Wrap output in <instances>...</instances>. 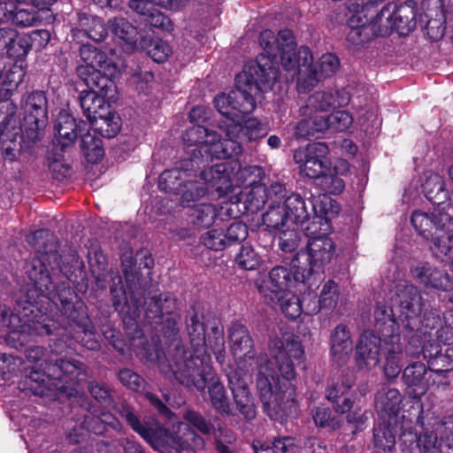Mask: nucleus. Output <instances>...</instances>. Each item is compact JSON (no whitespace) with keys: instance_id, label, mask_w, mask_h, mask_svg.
<instances>
[{"instance_id":"1","label":"nucleus","mask_w":453,"mask_h":453,"mask_svg":"<svg viewBox=\"0 0 453 453\" xmlns=\"http://www.w3.org/2000/svg\"><path fill=\"white\" fill-rule=\"evenodd\" d=\"M33 287L17 302L16 311L24 323H33L38 334L50 337L49 348L56 355L78 343L99 350L95 325L82 298L68 282L53 281L50 273L29 278Z\"/></svg>"},{"instance_id":"2","label":"nucleus","mask_w":453,"mask_h":453,"mask_svg":"<svg viewBox=\"0 0 453 453\" xmlns=\"http://www.w3.org/2000/svg\"><path fill=\"white\" fill-rule=\"evenodd\" d=\"M258 42L264 52L256 59L247 61L242 71L236 74L238 90L230 96L219 98V103L229 104L233 101L241 108L237 112L247 113L257 108V97L263 87L272 88L280 76L278 59L286 71L297 69L298 73H308L311 79L314 67L312 52L307 46L297 50L294 34L289 29L280 30L278 35L270 29L263 30Z\"/></svg>"},{"instance_id":"3","label":"nucleus","mask_w":453,"mask_h":453,"mask_svg":"<svg viewBox=\"0 0 453 453\" xmlns=\"http://www.w3.org/2000/svg\"><path fill=\"white\" fill-rule=\"evenodd\" d=\"M186 332L191 350L177 342L170 353L169 369L178 382L199 392L205 389V381L211 378V357L208 349L219 359L225 349V336L221 321L204 313L202 304L194 303L185 314Z\"/></svg>"},{"instance_id":"4","label":"nucleus","mask_w":453,"mask_h":453,"mask_svg":"<svg viewBox=\"0 0 453 453\" xmlns=\"http://www.w3.org/2000/svg\"><path fill=\"white\" fill-rule=\"evenodd\" d=\"M272 365L274 375L270 379L262 372L257 376V390L264 412L272 419L283 422L286 408L296 399V366L305 368V354L300 337L293 333H284L274 343Z\"/></svg>"},{"instance_id":"5","label":"nucleus","mask_w":453,"mask_h":453,"mask_svg":"<svg viewBox=\"0 0 453 453\" xmlns=\"http://www.w3.org/2000/svg\"><path fill=\"white\" fill-rule=\"evenodd\" d=\"M10 104L11 111L0 120V154L4 161L13 163L23 150L41 140L48 123V99L42 90L23 95L20 100L23 124L16 117V104Z\"/></svg>"},{"instance_id":"6","label":"nucleus","mask_w":453,"mask_h":453,"mask_svg":"<svg viewBox=\"0 0 453 453\" xmlns=\"http://www.w3.org/2000/svg\"><path fill=\"white\" fill-rule=\"evenodd\" d=\"M109 288L112 306L122 317L127 334L130 339L142 336L136 321L141 308L144 309L145 319L151 326L162 323L165 316L179 311L175 295L171 292H161L157 285L145 288L144 293H137V296H127L122 277L116 274L111 277Z\"/></svg>"},{"instance_id":"7","label":"nucleus","mask_w":453,"mask_h":453,"mask_svg":"<svg viewBox=\"0 0 453 453\" xmlns=\"http://www.w3.org/2000/svg\"><path fill=\"white\" fill-rule=\"evenodd\" d=\"M313 221L305 227L309 241L305 249L296 251V262L301 264L311 281H321L319 271L330 264L336 255L334 241L328 237L333 232L332 220L338 217L341 205L330 196H323L311 204Z\"/></svg>"},{"instance_id":"8","label":"nucleus","mask_w":453,"mask_h":453,"mask_svg":"<svg viewBox=\"0 0 453 453\" xmlns=\"http://www.w3.org/2000/svg\"><path fill=\"white\" fill-rule=\"evenodd\" d=\"M87 369V365L80 360L51 357L42 372L34 368L27 369L18 388L20 391L31 392L35 395H49L50 388L46 379L58 380L71 387H80L88 377Z\"/></svg>"},{"instance_id":"9","label":"nucleus","mask_w":453,"mask_h":453,"mask_svg":"<svg viewBox=\"0 0 453 453\" xmlns=\"http://www.w3.org/2000/svg\"><path fill=\"white\" fill-rule=\"evenodd\" d=\"M81 84L86 87L79 93V104L87 119L101 117L104 111L111 108L110 101L115 98L116 85L114 81L102 72L84 73Z\"/></svg>"},{"instance_id":"10","label":"nucleus","mask_w":453,"mask_h":453,"mask_svg":"<svg viewBox=\"0 0 453 453\" xmlns=\"http://www.w3.org/2000/svg\"><path fill=\"white\" fill-rule=\"evenodd\" d=\"M300 284L308 289V296L317 289V282L311 281L301 264L296 262L294 255L288 267L276 265L269 271L268 279L258 287V291L267 300L290 292L291 288Z\"/></svg>"},{"instance_id":"11","label":"nucleus","mask_w":453,"mask_h":453,"mask_svg":"<svg viewBox=\"0 0 453 453\" xmlns=\"http://www.w3.org/2000/svg\"><path fill=\"white\" fill-rule=\"evenodd\" d=\"M237 90L238 88L235 77L234 88L232 89L228 94L222 93L220 95H217L213 100V104L217 111L222 116L226 117V119L232 121L231 124H228L226 127V135H231L232 134L235 133L237 137H239L240 134H242L244 137L247 138L249 142L257 141L259 139L265 137L268 134L267 125L262 123L261 120H259L257 118L245 119L248 115L252 113L256 110V108L250 112H240V114H237V111L241 110V108L234 101L233 103L229 102V104H223V105H221V103H219V98H228V96H230L232 93Z\"/></svg>"},{"instance_id":"12","label":"nucleus","mask_w":453,"mask_h":453,"mask_svg":"<svg viewBox=\"0 0 453 453\" xmlns=\"http://www.w3.org/2000/svg\"><path fill=\"white\" fill-rule=\"evenodd\" d=\"M441 219L435 213L428 214L419 210L412 212L411 223L417 233L426 240H431L429 249L434 257H443L449 251L446 243L453 242V221L441 224Z\"/></svg>"},{"instance_id":"13","label":"nucleus","mask_w":453,"mask_h":453,"mask_svg":"<svg viewBox=\"0 0 453 453\" xmlns=\"http://www.w3.org/2000/svg\"><path fill=\"white\" fill-rule=\"evenodd\" d=\"M220 165H211L208 170L200 171L199 176L203 181L187 180L180 190V203L183 207H191L192 203L207 195L222 197L229 187V180L220 172Z\"/></svg>"},{"instance_id":"14","label":"nucleus","mask_w":453,"mask_h":453,"mask_svg":"<svg viewBox=\"0 0 453 453\" xmlns=\"http://www.w3.org/2000/svg\"><path fill=\"white\" fill-rule=\"evenodd\" d=\"M418 3L406 0L398 5L388 3L376 14L380 22L379 35H390L394 31L401 36L409 35L417 26Z\"/></svg>"},{"instance_id":"15","label":"nucleus","mask_w":453,"mask_h":453,"mask_svg":"<svg viewBox=\"0 0 453 453\" xmlns=\"http://www.w3.org/2000/svg\"><path fill=\"white\" fill-rule=\"evenodd\" d=\"M27 242L35 251L32 259L31 267L27 273L28 278H36V275L49 272L48 267L58 265L61 260L58 253V241L54 232L48 228H40L27 238Z\"/></svg>"},{"instance_id":"16","label":"nucleus","mask_w":453,"mask_h":453,"mask_svg":"<svg viewBox=\"0 0 453 453\" xmlns=\"http://www.w3.org/2000/svg\"><path fill=\"white\" fill-rule=\"evenodd\" d=\"M118 413L125 418L127 425L157 450H169L177 434L153 419L141 421L127 403H121Z\"/></svg>"},{"instance_id":"17","label":"nucleus","mask_w":453,"mask_h":453,"mask_svg":"<svg viewBox=\"0 0 453 453\" xmlns=\"http://www.w3.org/2000/svg\"><path fill=\"white\" fill-rule=\"evenodd\" d=\"M140 254L135 257L124 256L121 259L122 271L127 282V296H137V292L144 293V289L153 287L152 269L154 259L150 254H144L137 263Z\"/></svg>"},{"instance_id":"18","label":"nucleus","mask_w":453,"mask_h":453,"mask_svg":"<svg viewBox=\"0 0 453 453\" xmlns=\"http://www.w3.org/2000/svg\"><path fill=\"white\" fill-rule=\"evenodd\" d=\"M329 151L325 142H310L294 150L293 160L298 165L300 174L314 179L323 171H328V167L334 164L328 157Z\"/></svg>"},{"instance_id":"19","label":"nucleus","mask_w":453,"mask_h":453,"mask_svg":"<svg viewBox=\"0 0 453 453\" xmlns=\"http://www.w3.org/2000/svg\"><path fill=\"white\" fill-rule=\"evenodd\" d=\"M215 165H220L222 176H226L229 180V187L226 190V196L233 192L234 186L242 187L245 189L255 185H263L262 179L265 176L264 169L259 165H249L242 166L240 160H231ZM221 177V174L219 175Z\"/></svg>"},{"instance_id":"20","label":"nucleus","mask_w":453,"mask_h":453,"mask_svg":"<svg viewBox=\"0 0 453 453\" xmlns=\"http://www.w3.org/2000/svg\"><path fill=\"white\" fill-rule=\"evenodd\" d=\"M348 12L349 16L347 19L345 33L346 42L349 47L362 46L375 37L380 36L379 35L380 22L377 16L370 19L362 12Z\"/></svg>"},{"instance_id":"21","label":"nucleus","mask_w":453,"mask_h":453,"mask_svg":"<svg viewBox=\"0 0 453 453\" xmlns=\"http://www.w3.org/2000/svg\"><path fill=\"white\" fill-rule=\"evenodd\" d=\"M88 123L82 119L77 120L65 110H61L55 120L54 131L57 141L56 150L64 152L74 145L78 135L81 137L87 130Z\"/></svg>"},{"instance_id":"22","label":"nucleus","mask_w":453,"mask_h":453,"mask_svg":"<svg viewBox=\"0 0 453 453\" xmlns=\"http://www.w3.org/2000/svg\"><path fill=\"white\" fill-rule=\"evenodd\" d=\"M373 332L383 341V345L401 342L400 324L391 306L378 302L374 312Z\"/></svg>"},{"instance_id":"23","label":"nucleus","mask_w":453,"mask_h":453,"mask_svg":"<svg viewBox=\"0 0 453 453\" xmlns=\"http://www.w3.org/2000/svg\"><path fill=\"white\" fill-rule=\"evenodd\" d=\"M72 27V35L74 40L90 39L96 42H101L108 36L109 26L104 20L88 12H76V19Z\"/></svg>"},{"instance_id":"24","label":"nucleus","mask_w":453,"mask_h":453,"mask_svg":"<svg viewBox=\"0 0 453 453\" xmlns=\"http://www.w3.org/2000/svg\"><path fill=\"white\" fill-rule=\"evenodd\" d=\"M383 341L373 332L361 334L355 348V362L357 370L375 367L382 354Z\"/></svg>"},{"instance_id":"25","label":"nucleus","mask_w":453,"mask_h":453,"mask_svg":"<svg viewBox=\"0 0 453 453\" xmlns=\"http://www.w3.org/2000/svg\"><path fill=\"white\" fill-rule=\"evenodd\" d=\"M349 163L345 159H337L328 167V171L319 176L315 177V184L325 194L322 196H327L326 194L337 196L342 193L345 188V181L342 176L349 173Z\"/></svg>"},{"instance_id":"26","label":"nucleus","mask_w":453,"mask_h":453,"mask_svg":"<svg viewBox=\"0 0 453 453\" xmlns=\"http://www.w3.org/2000/svg\"><path fill=\"white\" fill-rule=\"evenodd\" d=\"M413 278L426 288L449 292L453 290V279L445 271L428 262L419 263L411 270Z\"/></svg>"},{"instance_id":"27","label":"nucleus","mask_w":453,"mask_h":453,"mask_svg":"<svg viewBox=\"0 0 453 453\" xmlns=\"http://www.w3.org/2000/svg\"><path fill=\"white\" fill-rule=\"evenodd\" d=\"M159 5L157 2L129 0L128 6L142 17L141 22L155 32L159 30L163 32H170L173 29L172 20L165 13L160 12L156 6ZM160 6H162L160 4Z\"/></svg>"},{"instance_id":"28","label":"nucleus","mask_w":453,"mask_h":453,"mask_svg":"<svg viewBox=\"0 0 453 453\" xmlns=\"http://www.w3.org/2000/svg\"><path fill=\"white\" fill-rule=\"evenodd\" d=\"M229 388L231 390L237 414H241L247 421H251L257 417V409L254 398L250 392L246 381L237 375L228 377Z\"/></svg>"},{"instance_id":"29","label":"nucleus","mask_w":453,"mask_h":453,"mask_svg":"<svg viewBox=\"0 0 453 453\" xmlns=\"http://www.w3.org/2000/svg\"><path fill=\"white\" fill-rule=\"evenodd\" d=\"M397 296L401 324H405L414 319L418 320V315L422 313L424 307L428 303L426 300H424L420 290L412 284H406L399 290Z\"/></svg>"},{"instance_id":"30","label":"nucleus","mask_w":453,"mask_h":453,"mask_svg":"<svg viewBox=\"0 0 453 453\" xmlns=\"http://www.w3.org/2000/svg\"><path fill=\"white\" fill-rule=\"evenodd\" d=\"M323 196L310 201V205L317 203ZM285 210V217L288 218L289 224L300 226L304 232L305 227L313 221V211L308 210L304 198L297 193H291L286 197L282 203Z\"/></svg>"},{"instance_id":"31","label":"nucleus","mask_w":453,"mask_h":453,"mask_svg":"<svg viewBox=\"0 0 453 453\" xmlns=\"http://www.w3.org/2000/svg\"><path fill=\"white\" fill-rule=\"evenodd\" d=\"M230 350L235 358L252 359L257 352L254 349V341L247 328L240 321L232 322L228 328Z\"/></svg>"},{"instance_id":"32","label":"nucleus","mask_w":453,"mask_h":453,"mask_svg":"<svg viewBox=\"0 0 453 453\" xmlns=\"http://www.w3.org/2000/svg\"><path fill=\"white\" fill-rule=\"evenodd\" d=\"M378 419L399 423L403 396L396 388L379 390L374 397Z\"/></svg>"},{"instance_id":"33","label":"nucleus","mask_w":453,"mask_h":453,"mask_svg":"<svg viewBox=\"0 0 453 453\" xmlns=\"http://www.w3.org/2000/svg\"><path fill=\"white\" fill-rule=\"evenodd\" d=\"M80 405L92 415V417L84 415V425L88 431L95 434H104L107 430L106 426L114 430H119L121 427V424L116 417L100 411L88 397L81 396Z\"/></svg>"},{"instance_id":"34","label":"nucleus","mask_w":453,"mask_h":453,"mask_svg":"<svg viewBox=\"0 0 453 453\" xmlns=\"http://www.w3.org/2000/svg\"><path fill=\"white\" fill-rule=\"evenodd\" d=\"M226 136V139H221V134H219V139L201 147L202 152L205 153V157L209 158L210 163L214 159L238 160L235 157L242 155V146L235 139L238 138L235 133Z\"/></svg>"},{"instance_id":"35","label":"nucleus","mask_w":453,"mask_h":453,"mask_svg":"<svg viewBox=\"0 0 453 453\" xmlns=\"http://www.w3.org/2000/svg\"><path fill=\"white\" fill-rule=\"evenodd\" d=\"M341 296L340 286L334 280H327L322 285L320 294L313 296V300H309L306 305V314L315 315L324 311L326 314L331 313L338 304Z\"/></svg>"},{"instance_id":"36","label":"nucleus","mask_w":453,"mask_h":453,"mask_svg":"<svg viewBox=\"0 0 453 453\" xmlns=\"http://www.w3.org/2000/svg\"><path fill=\"white\" fill-rule=\"evenodd\" d=\"M330 355L334 364L339 366L345 365L352 352L350 332L346 325L339 324L331 332Z\"/></svg>"},{"instance_id":"37","label":"nucleus","mask_w":453,"mask_h":453,"mask_svg":"<svg viewBox=\"0 0 453 453\" xmlns=\"http://www.w3.org/2000/svg\"><path fill=\"white\" fill-rule=\"evenodd\" d=\"M208 388L210 403L212 409L222 417H234L236 411L231 407L230 400L227 396L224 385L216 376L212 368L211 378L205 381V388Z\"/></svg>"},{"instance_id":"38","label":"nucleus","mask_w":453,"mask_h":453,"mask_svg":"<svg viewBox=\"0 0 453 453\" xmlns=\"http://www.w3.org/2000/svg\"><path fill=\"white\" fill-rule=\"evenodd\" d=\"M109 29L119 40L123 50L128 54L134 52L140 41L137 28L127 19L115 17L108 21Z\"/></svg>"},{"instance_id":"39","label":"nucleus","mask_w":453,"mask_h":453,"mask_svg":"<svg viewBox=\"0 0 453 453\" xmlns=\"http://www.w3.org/2000/svg\"><path fill=\"white\" fill-rule=\"evenodd\" d=\"M427 368L432 372H451L453 370V348L442 349L441 344L434 341H427V349H425V357Z\"/></svg>"},{"instance_id":"40","label":"nucleus","mask_w":453,"mask_h":453,"mask_svg":"<svg viewBox=\"0 0 453 453\" xmlns=\"http://www.w3.org/2000/svg\"><path fill=\"white\" fill-rule=\"evenodd\" d=\"M399 423L377 419L372 428V443L376 453H392Z\"/></svg>"},{"instance_id":"41","label":"nucleus","mask_w":453,"mask_h":453,"mask_svg":"<svg viewBox=\"0 0 453 453\" xmlns=\"http://www.w3.org/2000/svg\"><path fill=\"white\" fill-rule=\"evenodd\" d=\"M402 325V334L403 340L406 342L404 351L407 356L418 357L421 354L425 357V349H427V342H425L426 331L419 328V323L417 319L407 321Z\"/></svg>"},{"instance_id":"42","label":"nucleus","mask_w":453,"mask_h":453,"mask_svg":"<svg viewBox=\"0 0 453 453\" xmlns=\"http://www.w3.org/2000/svg\"><path fill=\"white\" fill-rule=\"evenodd\" d=\"M48 268L49 273L58 270L76 288H82L88 286V280L84 264L75 255H70L64 259L61 257L58 265H53L52 267Z\"/></svg>"},{"instance_id":"43","label":"nucleus","mask_w":453,"mask_h":453,"mask_svg":"<svg viewBox=\"0 0 453 453\" xmlns=\"http://www.w3.org/2000/svg\"><path fill=\"white\" fill-rule=\"evenodd\" d=\"M265 302L279 305L282 313L290 320L296 319L303 312L306 314V305L308 304L307 296H303L301 299L291 291L277 297H271Z\"/></svg>"},{"instance_id":"44","label":"nucleus","mask_w":453,"mask_h":453,"mask_svg":"<svg viewBox=\"0 0 453 453\" xmlns=\"http://www.w3.org/2000/svg\"><path fill=\"white\" fill-rule=\"evenodd\" d=\"M80 56L85 63V65H80L77 68V73L80 79H83L81 71L88 73L101 72L98 67L102 68L107 60V56L104 52L89 43L81 44Z\"/></svg>"},{"instance_id":"45","label":"nucleus","mask_w":453,"mask_h":453,"mask_svg":"<svg viewBox=\"0 0 453 453\" xmlns=\"http://www.w3.org/2000/svg\"><path fill=\"white\" fill-rule=\"evenodd\" d=\"M89 124L100 136L111 139L119 133L122 120L116 111L109 108L101 114V117L89 121Z\"/></svg>"},{"instance_id":"46","label":"nucleus","mask_w":453,"mask_h":453,"mask_svg":"<svg viewBox=\"0 0 453 453\" xmlns=\"http://www.w3.org/2000/svg\"><path fill=\"white\" fill-rule=\"evenodd\" d=\"M426 198L433 204L440 206L449 199V191L445 188L443 178L437 174H430L422 184Z\"/></svg>"},{"instance_id":"47","label":"nucleus","mask_w":453,"mask_h":453,"mask_svg":"<svg viewBox=\"0 0 453 453\" xmlns=\"http://www.w3.org/2000/svg\"><path fill=\"white\" fill-rule=\"evenodd\" d=\"M326 397L334 403L335 412L342 414L349 412L354 403L352 394L348 393L344 389V386L339 384V381L333 380L327 385Z\"/></svg>"},{"instance_id":"48","label":"nucleus","mask_w":453,"mask_h":453,"mask_svg":"<svg viewBox=\"0 0 453 453\" xmlns=\"http://www.w3.org/2000/svg\"><path fill=\"white\" fill-rule=\"evenodd\" d=\"M382 355L385 357L383 367L385 376L388 380H395L402 371L403 345L401 342L385 344L382 347Z\"/></svg>"},{"instance_id":"49","label":"nucleus","mask_w":453,"mask_h":453,"mask_svg":"<svg viewBox=\"0 0 453 453\" xmlns=\"http://www.w3.org/2000/svg\"><path fill=\"white\" fill-rule=\"evenodd\" d=\"M138 47L157 63L165 62L172 54L171 46L160 38L141 36Z\"/></svg>"},{"instance_id":"50","label":"nucleus","mask_w":453,"mask_h":453,"mask_svg":"<svg viewBox=\"0 0 453 453\" xmlns=\"http://www.w3.org/2000/svg\"><path fill=\"white\" fill-rule=\"evenodd\" d=\"M182 139L188 149L191 147L199 149L204 144H211V142L219 139V133L205 125H197L188 128Z\"/></svg>"},{"instance_id":"51","label":"nucleus","mask_w":453,"mask_h":453,"mask_svg":"<svg viewBox=\"0 0 453 453\" xmlns=\"http://www.w3.org/2000/svg\"><path fill=\"white\" fill-rule=\"evenodd\" d=\"M209 164V158L205 157V153L202 152L200 147L199 149L188 150L187 157L178 162L175 167L180 169L183 176H196L197 172L205 170L204 168Z\"/></svg>"},{"instance_id":"52","label":"nucleus","mask_w":453,"mask_h":453,"mask_svg":"<svg viewBox=\"0 0 453 453\" xmlns=\"http://www.w3.org/2000/svg\"><path fill=\"white\" fill-rule=\"evenodd\" d=\"M249 188L244 194L242 193L238 202L243 206V213L255 214L267 203L265 185H255Z\"/></svg>"},{"instance_id":"53","label":"nucleus","mask_w":453,"mask_h":453,"mask_svg":"<svg viewBox=\"0 0 453 453\" xmlns=\"http://www.w3.org/2000/svg\"><path fill=\"white\" fill-rule=\"evenodd\" d=\"M427 366L420 361L409 364L402 373V380L409 388L414 390H420L421 394L425 393L426 389V383L425 375L426 373Z\"/></svg>"},{"instance_id":"54","label":"nucleus","mask_w":453,"mask_h":453,"mask_svg":"<svg viewBox=\"0 0 453 453\" xmlns=\"http://www.w3.org/2000/svg\"><path fill=\"white\" fill-rule=\"evenodd\" d=\"M218 210L212 203H200L193 206L188 213V223L196 228H208L215 221Z\"/></svg>"},{"instance_id":"55","label":"nucleus","mask_w":453,"mask_h":453,"mask_svg":"<svg viewBox=\"0 0 453 453\" xmlns=\"http://www.w3.org/2000/svg\"><path fill=\"white\" fill-rule=\"evenodd\" d=\"M340 67L339 58L334 53L323 54L314 64L311 79L319 82L333 76Z\"/></svg>"},{"instance_id":"56","label":"nucleus","mask_w":453,"mask_h":453,"mask_svg":"<svg viewBox=\"0 0 453 453\" xmlns=\"http://www.w3.org/2000/svg\"><path fill=\"white\" fill-rule=\"evenodd\" d=\"M81 149L86 160L91 164H97L104 156L102 140L89 132L81 135Z\"/></svg>"},{"instance_id":"57","label":"nucleus","mask_w":453,"mask_h":453,"mask_svg":"<svg viewBox=\"0 0 453 453\" xmlns=\"http://www.w3.org/2000/svg\"><path fill=\"white\" fill-rule=\"evenodd\" d=\"M87 389L93 399L99 404L103 409H118L120 407H115L113 391L111 388L104 382H99L96 380H89L87 383Z\"/></svg>"},{"instance_id":"58","label":"nucleus","mask_w":453,"mask_h":453,"mask_svg":"<svg viewBox=\"0 0 453 453\" xmlns=\"http://www.w3.org/2000/svg\"><path fill=\"white\" fill-rule=\"evenodd\" d=\"M235 265L244 271H253L259 267L262 259L250 244H242L234 257Z\"/></svg>"},{"instance_id":"59","label":"nucleus","mask_w":453,"mask_h":453,"mask_svg":"<svg viewBox=\"0 0 453 453\" xmlns=\"http://www.w3.org/2000/svg\"><path fill=\"white\" fill-rule=\"evenodd\" d=\"M187 180L183 178L180 169L175 166L171 169H165L158 180V188L169 194H180L181 188Z\"/></svg>"},{"instance_id":"60","label":"nucleus","mask_w":453,"mask_h":453,"mask_svg":"<svg viewBox=\"0 0 453 453\" xmlns=\"http://www.w3.org/2000/svg\"><path fill=\"white\" fill-rule=\"evenodd\" d=\"M182 418L193 431H196L202 435H210L216 433L214 424L198 411L190 408L186 409L183 411Z\"/></svg>"},{"instance_id":"61","label":"nucleus","mask_w":453,"mask_h":453,"mask_svg":"<svg viewBox=\"0 0 453 453\" xmlns=\"http://www.w3.org/2000/svg\"><path fill=\"white\" fill-rule=\"evenodd\" d=\"M24 73L20 70L19 72L11 71L7 73L5 79L1 83L0 87V103L6 104L8 113L12 105L10 103H13L11 99L13 94L17 91L19 84L23 81Z\"/></svg>"},{"instance_id":"62","label":"nucleus","mask_w":453,"mask_h":453,"mask_svg":"<svg viewBox=\"0 0 453 453\" xmlns=\"http://www.w3.org/2000/svg\"><path fill=\"white\" fill-rule=\"evenodd\" d=\"M312 418L314 424L319 428H327L335 431L342 426V418L335 415L334 411L325 405H319L312 411Z\"/></svg>"},{"instance_id":"63","label":"nucleus","mask_w":453,"mask_h":453,"mask_svg":"<svg viewBox=\"0 0 453 453\" xmlns=\"http://www.w3.org/2000/svg\"><path fill=\"white\" fill-rule=\"evenodd\" d=\"M284 214L285 210L282 204L269 203L268 209L262 215L263 224L268 229L281 230L289 224Z\"/></svg>"},{"instance_id":"64","label":"nucleus","mask_w":453,"mask_h":453,"mask_svg":"<svg viewBox=\"0 0 453 453\" xmlns=\"http://www.w3.org/2000/svg\"><path fill=\"white\" fill-rule=\"evenodd\" d=\"M417 422L421 424L422 431L417 437V445L420 453H442L441 450V443L438 441L437 434L434 431L424 428V422L420 420V417L417 418Z\"/></svg>"}]
</instances>
